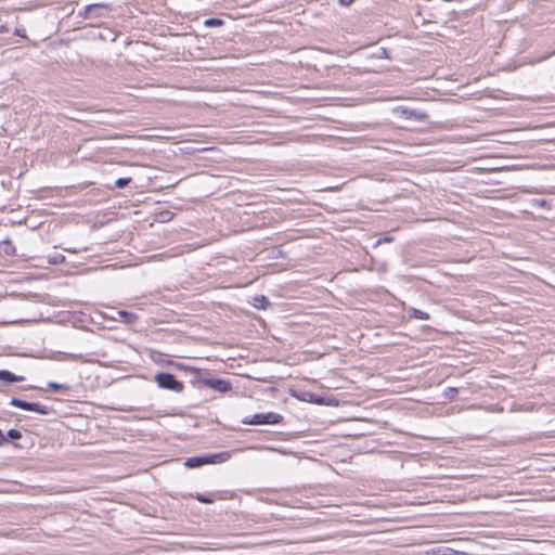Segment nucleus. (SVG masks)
I'll return each instance as SVG.
<instances>
[{
  "mask_svg": "<svg viewBox=\"0 0 555 555\" xmlns=\"http://www.w3.org/2000/svg\"><path fill=\"white\" fill-rule=\"evenodd\" d=\"M154 379L160 388L175 392H181L184 387L171 373H158L155 375Z\"/></svg>",
  "mask_w": 555,
  "mask_h": 555,
  "instance_id": "nucleus-1",
  "label": "nucleus"
},
{
  "mask_svg": "<svg viewBox=\"0 0 555 555\" xmlns=\"http://www.w3.org/2000/svg\"><path fill=\"white\" fill-rule=\"evenodd\" d=\"M283 421V416L274 413H256L251 415L249 418H245L243 421L244 424L248 425H262V424H280Z\"/></svg>",
  "mask_w": 555,
  "mask_h": 555,
  "instance_id": "nucleus-2",
  "label": "nucleus"
},
{
  "mask_svg": "<svg viewBox=\"0 0 555 555\" xmlns=\"http://www.w3.org/2000/svg\"><path fill=\"white\" fill-rule=\"evenodd\" d=\"M108 10V4L93 3L86 5L82 11H79L78 16H81L86 20L101 18L107 15Z\"/></svg>",
  "mask_w": 555,
  "mask_h": 555,
  "instance_id": "nucleus-3",
  "label": "nucleus"
},
{
  "mask_svg": "<svg viewBox=\"0 0 555 555\" xmlns=\"http://www.w3.org/2000/svg\"><path fill=\"white\" fill-rule=\"evenodd\" d=\"M393 113L403 119H414L417 121H424L428 118V115L420 109L410 108L408 106H397Z\"/></svg>",
  "mask_w": 555,
  "mask_h": 555,
  "instance_id": "nucleus-4",
  "label": "nucleus"
},
{
  "mask_svg": "<svg viewBox=\"0 0 555 555\" xmlns=\"http://www.w3.org/2000/svg\"><path fill=\"white\" fill-rule=\"evenodd\" d=\"M10 404L26 411H34L41 415H48L50 412V409L46 405H42L37 402H27L22 399L12 398L10 401Z\"/></svg>",
  "mask_w": 555,
  "mask_h": 555,
  "instance_id": "nucleus-5",
  "label": "nucleus"
},
{
  "mask_svg": "<svg viewBox=\"0 0 555 555\" xmlns=\"http://www.w3.org/2000/svg\"><path fill=\"white\" fill-rule=\"evenodd\" d=\"M204 385L219 392H228L231 390V384L221 378H207L203 380Z\"/></svg>",
  "mask_w": 555,
  "mask_h": 555,
  "instance_id": "nucleus-6",
  "label": "nucleus"
},
{
  "mask_svg": "<svg viewBox=\"0 0 555 555\" xmlns=\"http://www.w3.org/2000/svg\"><path fill=\"white\" fill-rule=\"evenodd\" d=\"M206 464H219L224 463L231 459V453L228 451L205 455Z\"/></svg>",
  "mask_w": 555,
  "mask_h": 555,
  "instance_id": "nucleus-7",
  "label": "nucleus"
},
{
  "mask_svg": "<svg viewBox=\"0 0 555 555\" xmlns=\"http://www.w3.org/2000/svg\"><path fill=\"white\" fill-rule=\"evenodd\" d=\"M24 376L15 375L14 373L7 371V370H0V380L5 384H13L17 382L24 380Z\"/></svg>",
  "mask_w": 555,
  "mask_h": 555,
  "instance_id": "nucleus-8",
  "label": "nucleus"
},
{
  "mask_svg": "<svg viewBox=\"0 0 555 555\" xmlns=\"http://www.w3.org/2000/svg\"><path fill=\"white\" fill-rule=\"evenodd\" d=\"M205 460H206L205 455L189 457V459L185 460L184 465L188 468H197V467H201L203 465H206V461Z\"/></svg>",
  "mask_w": 555,
  "mask_h": 555,
  "instance_id": "nucleus-9",
  "label": "nucleus"
},
{
  "mask_svg": "<svg viewBox=\"0 0 555 555\" xmlns=\"http://www.w3.org/2000/svg\"><path fill=\"white\" fill-rule=\"evenodd\" d=\"M117 314L119 315L120 320L126 324H133L138 320L137 314H134L132 312L125 311V310L117 311Z\"/></svg>",
  "mask_w": 555,
  "mask_h": 555,
  "instance_id": "nucleus-10",
  "label": "nucleus"
},
{
  "mask_svg": "<svg viewBox=\"0 0 555 555\" xmlns=\"http://www.w3.org/2000/svg\"><path fill=\"white\" fill-rule=\"evenodd\" d=\"M269 305V299L263 295L253 297V306L257 309H267Z\"/></svg>",
  "mask_w": 555,
  "mask_h": 555,
  "instance_id": "nucleus-11",
  "label": "nucleus"
},
{
  "mask_svg": "<svg viewBox=\"0 0 555 555\" xmlns=\"http://www.w3.org/2000/svg\"><path fill=\"white\" fill-rule=\"evenodd\" d=\"M409 313H410V317L415 318V319H420V320H428L429 319V314L427 312H424L416 308H411L409 310Z\"/></svg>",
  "mask_w": 555,
  "mask_h": 555,
  "instance_id": "nucleus-12",
  "label": "nucleus"
},
{
  "mask_svg": "<svg viewBox=\"0 0 555 555\" xmlns=\"http://www.w3.org/2000/svg\"><path fill=\"white\" fill-rule=\"evenodd\" d=\"M223 24V20L218 17H210L204 21L205 27H221Z\"/></svg>",
  "mask_w": 555,
  "mask_h": 555,
  "instance_id": "nucleus-13",
  "label": "nucleus"
},
{
  "mask_svg": "<svg viewBox=\"0 0 555 555\" xmlns=\"http://www.w3.org/2000/svg\"><path fill=\"white\" fill-rule=\"evenodd\" d=\"M48 389L54 390V391H57V390L67 391L69 389V387L66 385H63V384L55 383V382H49Z\"/></svg>",
  "mask_w": 555,
  "mask_h": 555,
  "instance_id": "nucleus-14",
  "label": "nucleus"
},
{
  "mask_svg": "<svg viewBox=\"0 0 555 555\" xmlns=\"http://www.w3.org/2000/svg\"><path fill=\"white\" fill-rule=\"evenodd\" d=\"M5 437H7V441H8L9 439L17 440V439H21V438H22V433H21L20 430H17V429L11 428V429L7 433Z\"/></svg>",
  "mask_w": 555,
  "mask_h": 555,
  "instance_id": "nucleus-15",
  "label": "nucleus"
},
{
  "mask_svg": "<svg viewBox=\"0 0 555 555\" xmlns=\"http://www.w3.org/2000/svg\"><path fill=\"white\" fill-rule=\"evenodd\" d=\"M131 182V178H119L115 181V186L118 189L126 188Z\"/></svg>",
  "mask_w": 555,
  "mask_h": 555,
  "instance_id": "nucleus-16",
  "label": "nucleus"
},
{
  "mask_svg": "<svg viewBox=\"0 0 555 555\" xmlns=\"http://www.w3.org/2000/svg\"><path fill=\"white\" fill-rule=\"evenodd\" d=\"M195 499L201 502V503H204V504H210L212 503V500L204 494H196L195 495Z\"/></svg>",
  "mask_w": 555,
  "mask_h": 555,
  "instance_id": "nucleus-17",
  "label": "nucleus"
},
{
  "mask_svg": "<svg viewBox=\"0 0 555 555\" xmlns=\"http://www.w3.org/2000/svg\"><path fill=\"white\" fill-rule=\"evenodd\" d=\"M4 243H5V245H7V247L4 248L5 254H8V255H12V254H14V250H15V249H14V247L12 246L11 242H10V241H5Z\"/></svg>",
  "mask_w": 555,
  "mask_h": 555,
  "instance_id": "nucleus-18",
  "label": "nucleus"
},
{
  "mask_svg": "<svg viewBox=\"0 0 555 555\" xmlns=\"http://www.w3.org/2000/svg\"><path fill=\"white\" fill-rule=\"evenodd\" d=\"M354 0H338V3L341 5V7H349L353 3Z\"/></svg>",
  "mask_w": 555,
  "mask_h": 555,
  "instance_id": "nucleus-19",
  "label": "nucleus"
},
{
  "mask_svg": "<svg viewBox=\"0 0 555 555\" xmlns=\"http://www.w3.org/2000/svg\"><path fill=\"white\" fill-rule=\"evenodd\" d=\"M533 203L535 205H539L540 207H545L546 206V201L545 199H542V198H539V199H534Z\"/></svg>",
  "mask_w": 555,
  "mask_h": 555,
  "instance_id": "nucleus-20",
  "label": "nucleus"
},
{
  "mask_svg": "<svg viewBox=\"0 0 555 555\" xmlns=\"http://www.w3.org/2000/svg\"><path fill=\"white\" fill-rule=\"evenodd\" d=\"M15 35L21 36V37H25V29L24 28H16L15 29Z\"/></svg>",
  "mask_w": 555,
  "mask_h": 555,
  "instance_id": "nucleus-21",
  "label": "nucleus"
},
{
  "mask_svg": "<svg viewBox=\"0 0 555 555\" xmlns=\"http://www.w3.org/2000/svg\"><path fill=\"white\" fill-rule=\"evenodd\" d=\"M7 442L5 435L0 430V446Z\"/></svg>",
  "mask_w": 555,
  "mask_h": 555,
  "instance_id": "nucleus-22",
  "label": "nucleus"
},
{
  "mask_svg": "<svg viewBox=\"0 0 555 555\" xmlns=\"http://www.w3.org/2000/svg\"><path fill=\"white\" fill-rule=\"evenodd\" d=\"M391 241H392L391 237L386 236L383 240L378 241V243H380V242H391Z\"/></svg>",
  "mask_w": 555,
  "mask_h": 555,
  "instance_id": "nucleus-23",
  "label": "nucleus"
},
{
  "mask_svg": "<svg viewBox=\"0 0 555 555\" xmlns=\"http://www.w3.org/2000/svg\"><path fill=\"white\" fill-rule=\"evenodd\" d=\"M386 53H387L386 49H382V55H385L386 57H388V56L386 55Z\"/></svg>",
  "mask_w": 555,
  "mask_h": 555,
  "instance_id": "nucleus-24",
  "label": "nucleus"
},
{
  "mask_svg": "<svg viewBox=\"0 0 555 555\" xmlns=\"http://www.w3.org/2000/svg\"><path fill=\"white\" fill-rule=\"evenodd\" d=\"M453 391H456L454 388H451L450 395H453Z\"/></svg>",
  "mask_w": 555,
  "mask_h": 555,
  "instance_id": "nucleus-25",
  "label": "nucleus"
},
{
  "mask_svg": "<svg viewBox=\"0 0 555 555\" xmlns=\"http://www.w3.org/2000/svg\"><path fill=\"white\" fill-rule=\"evenodd\" d=\"M453 391H456L454 388H451L450 395H453Z\"/></svg>",
  "mask_w": 555,
  "mask_h": 555,
  "instance_id": "nucleus-26",
  "label": "nucleus"
}]
</instances>
